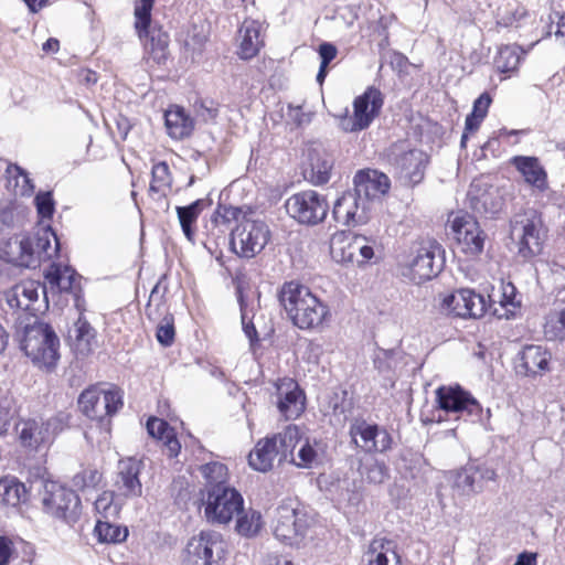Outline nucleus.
Instances as JSON below:
<instances>
[{
  "label": "nucleus",
  "instance_id": "f257e3e1",
  "mask_svg": "<svg viewBox=\"0 0 565 565\" xmlns=\"http://www.w3.org/2000/svg\"><path fill=\"white\" fill-rule=\"evenodd\" d=\"M280 302L294 326L301 330L321 328L331 319L328 305L308 287L295 281L282 286Z\"/></svg>",
  "mask_w": 565,
  "mask_h": 565
},
{
  "label": "nucleus",
  "instance_id": "f03ea898",
  "mask_svg": "<svg viewBox=\"0 0 565 565\" xmlns=\"http://www.w3.org/2000/svg\"><path fill=\"white\" fill-rule=\"evenodd\" d=\"M67 424V416L58 413L49 418H22L15 424L14 429L23 449L29 452H39L47 449Z\"/></svg>",
  "mask_w": 565,
  "mask_h": 565
},
{
  "label": "nucleus",
  "instance_id": "7ed1b4c3",
  "mask_svg": "<svg viewBox=\"0 0 565 565\" xmlns=\"http://www.w3.org/2000/svg\"><path fill=\"white\" fill-rule=\"evenodd\" d=\"M311 518L295 500L282 502L275 510L273 533L286 545L300 547L308 537Z\"/></svg>",
  "mask_w": 565,
  "mask_h": 565
},
{
  "label": "nucleus",
  "instance_id": "20e7f679",
  "mask_svg": "<svg viewBox=\"0 0 565 565\" xmlns=\"http://www.w3.org/2000/svg\"><path fill=\"white\" fill-rule=\"evenodd\" d=\"M60 341L55 332L43 322L26 326L20 342L21 350L39 367L53 369L58 355Z\"/></svg>",
  "mask_w": 565,
  "mask_h": 565
},
{
  "label": "nucleus",
  "instance_id": "39448f33",
  "mask_svg": "<svg viewBox=\"0 0 565 565\" xmlns=\"http://www.w3.org/2000/svg\"><path fill=\"white\" fill-rule=\"evenodd\" d=\"M202 504L210 523L227 524L243 511L244 499L234 487H216L204 491Z\"/></svg>",
  "mask_w": 565,
  "mask_h": 565
},
{
  "label": "nucleus",
  "instance_id": "423d86ee",
  "mask_svg": "<svg viewBox=\"0 0 565 565\" xmlns=\"http://www.w3.org/2000/svg\"><path fill=\"white\" fill-rule=\"evenodd\" d=\"M511 235L516 241L522 257L539 255L546 238L542 216L535 210L516 215L511 225Z\"/></svg>",
  "mask_w": 565,
  "mask_h": 565
},
{
  "label": "nucleus",
  "instance_id": "0eeeda50",
  "mask_svg": "<svg viewBox=\"0 0 565 565\" xmlns=\"http://www.w3.org/2000/svg\"><path fill=\"white\" fill-rule=\"evenodd\" d=\"M443 253L436 241L420 243L405 266L403 276L418 285L433 279L444 267Z\"/></svg>",
  "mask_w": 565,
  "mask_h": 565
},
{
  "label": "nucleus",
  "instance_id": "6e6552de",
  "mask_svg": "<svg viewBox=\"0 0 565 565\" xmlns=\"http://www.w3.org/2000/svg\"><path fill=\"white\" fill-rule=\"evenodd\" d=\"M270 232L265 222L244 216L231 234V246L241 257L252 258L267 245Z\"/></svg>",
  "mask_w": 565,
  "mask_h": 565
},
{
  "label": "nucleus",
  "instance_id": "1a4fd4ad",
  "mask_svg": "<svg viewBox=\"0 0 565 565\" xmlns=\"http://www.w3.org/2000/svg\"><path fill=\"white\" fill-rule=\"evenodd\" d=\"M383 104L384 98L381 90L373 86L367 87L363 94L354 98L352 115H344L340 118V128L345 132L367 129L379 117Z\"/></svg>",
  "mask_w": 565,
  "mask_h": 565
},
{
  "label": "nucleus",
  "instance_id": "9d476101",
  "mask_svg": "<svg viewBox=\"0 0 565 565\" xmlns=\"http://www.w3.org/2000/svg\"><path fill=\"white\" fill-rule=\"evenodd\" d=\"M189 565H222L227 553L223 535L215 531H201L185 547Z\"/></svg>",
  "mask_w": 565,
  "mask_h": 565
},
{
  "label": "nucleus",
  "instance_id": "9b49d317",
  "mask_svg": "<svg viewBox=\"0 0 565 565\" xmlns=\"http://www.w3.org/2000/svg\"><path fill=\"white\" fill-rule=\"evenodd\" d=\"M122 406V394L117 388L105 390L93 385L83 391L78 397L81 412L90 419L104 423Z\"/></svg>",
  "mask_w": 565,
  "mask_h": 565
},
{
  "label": "nucleus",
  "instance_id": "f8f14e48",
  "mask_svg": "<svg viewBox=\"0 0 565 565\" xmlns=\"http://www.w3.org/2000/svg\"><path fill=\"white\" fill-rule=\"evenodd\" d=\"M330 255L338 264L362 266L373 258L374 248L365 236L342 231L331 236Z\"/></svg>",
  "mask_w": 565,
  "mask_h": 565
},
{
  "label": "nucleus",
  "instance_id": "ddd939ff",
  "mask_svg": "<svg viewBox=\"0 0 565 565\" xmlns=\"http://www.w3.org/2000/svg\"><path fill=\"white\" fill-rule=\"evenodd\" d=\"M285 207L288 215L298 223L317 225L326 218L329 203L324 195L313 190H306L288 198Z\"/></svg>",
  "mask_w": 565,
  "mask_h": 565
},
{
  "label": "nucleus",
  "instance_id": "4468645a",
  "mask_svg": "<svg viewBox=\"0 0 565 565\" xmlns=\"http://www.w3.org/2000/svg\"><path fill=\"white\" fill-rule=\"evenodd\" d=\"M42 503L47 514L68 523L74 522L79 514L81 502L77 494L54 481L44 484Z\"/></svg>",
  "mask_w": 565,
  "mask_h": 565
},
{
  "label": "nucleus",
  "instance_id": "2eb2a0df",
  "mask_svg": "<svg viewBox=\"0 0 565 565\" xmlns=\"http://www.w3.org/2000/svg\"><path fill=\"white\" fill-rule=\"evenodd\" d=\"M388 160L402 179L416 184L424 177L428 157L424 151L409 148L405 141H402L391 147Z\"/></svg>",
  "mask_w": 565,
  "mask_h": 565
},
{
  "label": "nucleus",
  "instance_id": "dca6fc26",
  "mask_svg": "<svg viewBox=\"0 0 565 565\" xmlns=\"http://www.w3.org/2000/svg\"><path fill=\"white\" fill-rule=\"evenodd\" d=\"M435 394L439 408L447 414H455L456 418L465 415L478 417L481 413L478 401L459 385L439 386Z\"/></svg>",
  "mask_w": 565,
  "mask_h": 565
},
{
  "label": "nucleus",
  "instance_id": "f3484780",
  "mask_svg": "<svg viewBox=\"0 0 565 565\" xmlns=\"http://www.w3.org/2000/svg\"><path fill=\"white\" fill-rule=\"evenodd\" d=\"M447 479L452 490L459 495H471L483 491L486 481H494L497 473L487 466L467 465L459 470H452Z\"/></svg>",
  "mask_w": 565,
  "mask_h": 565
},
{
  "label": "nucleus",
  "instance_id": "a211bd4d",
  "mask_svg": "<svg viewBox=\"0 0 565 565\" xmlns=\"http://www.w3.org/2000/svg\"><path fill=\"white\" fill-rule=\"evenodd\" d=\"M449 222L455 238L465 254L475 256L483 250L486 236L472 215L459 212Z\"/></svg>",
  "mask_w": 565,
  "mask_h": 565
},
{
  "label": "nucleus",
  "instance_id": "6ab92c4d",
  "mask_svg": "<svg viewBox=\"0 0 565 565\" xmlns=\"http://www.w3.org/2000/svg\"><path fill=\"white\" fill-rule=\"evenodd\" d=\"M486 308L483 296L472 289H458L441 300V309L459 318H480L484 315Z\"/></svg>",
  "mask_w": 565,
  "mask_h": 565
},
{
  "label": "nucleus",
  "instance_id": "aec40b11",
  "mask_svg": "<svg viewBox=\"0 0 565 565\" xmlns=\"http://www.w3.org/2000/svg\"><path fill=\"white\" fill-rule=\"evenodd\" d=\"M352 441L366 452H384L391 448L392 437L386 429L364 419H354L350 426Z\"/></svg>",
  "mask_w": 565,
  "mask_h": 565
},
{
  "label": "nucleus",
  "instance_id": "412c9836",
  "mask_svg": "<svg viewBox=\"0 0 565 565\" xmlns=\"http://www.w3.org/2000/svg\"><path fill=\"white\" fill-rule=\"evenodd\" d=\"M370 210L366 200L355 191H348L334 202L332 214L338 223L355 227L369 221Z\"/></svg>",
  "mask_w": 565,
  "mask_h": 565
},
{
  "label": "nucleus",
  "instance_id": "4be33fe9",
  "mask_svg": "<svg viewBox=\"0 0 565 565\" xmlns=\"http://www.w3.org/2000/svg\"><path fill=\"white\" fill-rule=\"evenodd\" d=\"M467 196L470 207L480 214L494 215L502 207V196L499 189L484 177L471 182Z\"/></svg>",
  "mask_w": 565,
  "mask_h": 565
},
{
  "label": "nucleus",
  "instance_id": "5701e85b",
  "mask_svg": "<svg viewBox=\"0 0 565 565\" xmlns=\"http://www.w3.org/2000/svg\"><path fill=\"white\" fill-rule=\"evenodd\" d=\"M0 260L17 267L30 268L36 265L33 238L13 236L0 242Z\"/></svg>",
  "mask_w": 565,
  "mask_h": 565
},
{
  "label": "nucleus",
  "instance_id": "b1692460",
  "mask_svg": "<svg viewBox=\"0 0 565 565\" xmlns=\"http://www.w3.org/2000/svg\"><path fill=\"white\" fill-rule=\"evenodd\" d=\"M40 291L46 300L49 292L46 287H42L36 280H23L6 292V299L11 308L32 311L34 315L41 308Z\"/></svg>",
  "mask_w": 565,
  "mask_h": 565
},
{
  "label": "nucleus",
  "instance_id": "393cba45",
  "mask_svg": "<svg viewBox=\"0 0 565 565\" xmlns=\"http://www.w3.org/2000/svg\"><path fill=\"white\" fill-rule=\"evenodd\" d=\"M354 185V191L371 205L372 201L380 200L387 193L391 183L386 174L377 170H365L355 174Z\"/></svg>",
  "mask_w": 565,
  "mask_h": 565
},
{
  "label": "nucleus",
  "instance_id": "a878e982",
  "mask_svg": "<svg viewBox=\"0 0 565 565\" xmlns=\"http://www.w3.org/2000/svg\"><path fill=\"white\" fill-rule=\"evenodd\" d=\"M278 409L287 418L298 417L305 409V396L298 384L285 379L277 385Z\"/></svg>",
  "mask_w": 565,
  "mask_h": 565
},
{
  "label": "nucleus",
  "instance_id": "bb28decb",
  "mask_svg": "<svg viewBox=\"0 0 565 565\" xmlns=\"http://www.w3.org/2000/svg\"><path fill=\"white\" fill-rule=\"evenodd\" d=\"M308 162L303 170L305 178L316 185H321L330 180L333 168L332 156L323 149L312 148L308 151Z\"/></svg>",
  "mask_w": 565,
  "mask_h": 565
},
{
  "label": "nucleus",
  "instance_id": "cd10ccee",
  "mask_svg": "<svg viewBox=\"0 0 565 565\" xmlns=\"http://www.w3.org/2000/svg\"><path fill=\"white\" fill-rule=\"evenodd\" d=\"M142 42L145 55L160 64L168 56L169 35L161 28L147 26L136 29Z\"/></svg>",
  "mask_w": 565,
  "mask_h": 565
},
{
  "label": "nucleus",
  "instance_id": "c85d7f7f",
  "mask_svg": "<svg viewBox=\"0 0 565 565\" xmlns=\"http://www.w3.org/2000/svg\"><path fill=\"white\" fill-rule=\"evenodd\" d=\"M551 354L541 345H526L519 355L516 370L526 376L541 375L548 371Z\"/></svg>",
  "mask_w": 565,
  "mask_h": 565
},
{
  "label": "nucleus",
  "instance_id": "c756f323",
  "mask_svg": "<svg viewBox=\"0 0 565 565\" xmlns=\"http://www.w3.org/2000/svg\"><path fill=\"white\" fill-rule=\"evenodd\" d=\"M141 462L134 458L119 461L116 487L125 497H139L142 493V484L139 480Z\"/></svg>",
  "mask_w": 565,
  "mask_h": 565
},
{
  "label": "nucleus",
  "instance_id": "7c9ffc66",
  "mask_svg": "<svg viewBox=\"0 0 565 565\" xmlns=\"http://www.w3.org/2000/svg\"><path fill=\"white\" fill-rule=\"evenodd\" d=\"M237 54L243 60H249L257 55L263 46L262 24L256 20L246 19L238 30Z\"/></svg>",
  "mask_w": 565,
  "mask_h": 565
},
{
  "label": "nucleus",
  "instance_id": "2f4dec72",
  "mask_svg": "<svg viewBox=\"0 0 565 565\" xmlns=\"http://www.w3.org/2000/svg\"><path fill=\"white\" fill-rule=\"evenodd\" d=\"M279 460V449L273 437L259 440L249 452L248 463L257 471L266 472L274 467L275 460Z\"/></svg>",
  "mask_w": 565,
  "mask_h": 565
},
{
  "label": "nucleus",
  "instance_id": "473e14b6",
  "mask_svg": "<svg viewBox=\"0 0 565 565\" xmlns=\"http://www.w3.org/2000/svg\"><path fill=\"white\" fill-rule=\"evenodd\" d=\"M50 292H72L76 285V273L70 266L53 263L44 273Z\"/></svg>",
  "mask_w": 565,
  "mask_h": 565
},
{
  "label": "nucleus",
  "instance_id": "72a5a7b5",
  "mask_svg": "<svg viewBox=\"0 0 565 565\" xmlns=\"http://www.w3.org/2000/svg\"><path fill=\"white\" fill-rule=\"evenodd\" d=\"M324 446L317 439L301 437L296 456H291V462L298 468H313L322 462Z\"/></svg>",
  "mask_w": 565,
  "mask_h": 565
},
{
  "label": "nucleus",
  "instance_id": "f704fd0d",
  "mask_svg": "<svg viewBox=\"0 0 565 565\" xmlns=\"http://www.w3.org/2000/svg\"><path fill=\"white\" fill-rule=\"evenodd\" d=\"M164 119L168 134L173 139L189 137L194 127L193 119L180 106H171L167 109Z\"/></svg>",
  "mask_w": 565,
  "mask_h": 565
},
{
  "label": "nucleus",
  "instance_id": "c9c22d12",
  "mask_svg": "<svg viewBox=\"0 0 565 565\" xmlns=\"http://www.w3.org/2000/svg\"><path fill=\"white\" fill-rule=\"evenodd\" d=\"M511 163L522 174L525 182L539 189H543L546 183V174L539 160L534 157H513Z\"/></svg>",
  "mask_w": 565,
  "mask_h": 565
},
{
  "label": "nucleus",
  "instance_id": "e433bc0d",
  "mask_svg": "<svg viewBox=\"0 0 565 565\" xmlns=\"http://www.w3.org/2000/svg\"><path fill=\"white\" fill-rule=\"evenodd\" d=\"M394 543L385 539H374L366 552L369 565H402L393 550Z\"/></svg>",
  "mask_w": 565,
  "mask_h": 565
},
{
  "label": "nucleus",
  "instance_id": "4c0bfd02",
  "mask_svg": "<svg viewBox=\"0 0 565 565\" xmlns=\"http://www.w3.org/2000/svg\"><path fill=\"white\" fill-rule=\"evenodd\" d=\"M147 430L151 437L163 441L169 457H175L179 454L181 445L167 422L157 417L150 418L147 422Z\"/></svg>",
  "mask_w": 565,
  "mask_h": 565
},
{
  "label": "nucleus",
  "instance_id": "58836bf2",
  "mask_svg": "<svg viewBox=\"0 0 565 565\" xmlns=\"http://www.w3.org/2000/svg\"><path fill=\"white\" fill-rule=\"evenodd\" d=\"M301 437L300 428L296 425H289L284 431L273 436L279 449V461L291 462V456H296L295 450L298 449Z\"/></svg>",
  "mask_w": 565,
  "mask_h": 565
},
{
  "label": "nucleus",
  "instance_id": "ea45409f",
  "mask_svg": "<svg viewBox=\"0 0 565 565\" xmlns=\"http://www.w3.org/2000/svg\"><path fill=\"white\" fill-rule=\"evenodd\" d=\"M524 51L519 45H503L494 57V65L500 73L512 74L519 68L524 56Z\"/></svg>",
  "mask_w": 565,
  "mask_h": 565
},
{
  "label": "nucleus",
  "instance_id": "a19ab883",
  "mask_svg": "<svg viewBox=\"0 0 565 565\" xmlns=\"http://www.w3.org/2000/svg\"><path fill=\"white\" fill-rule=\"evenodd\" d=\"M28 498L25 486L14 477L0 480V500L11 507H15Z\"/></svg>",
  "mask_w": 565,
  "mask_h": 565
},
{
  "label": "nucleus",
  "instance_id": "79ce46f5",
  "mask_svg": "<svg viewBox=\"0 0 565 565\" xmlns=\"http://www.w3.org/2000/svg\"><path fill=\"white\" fill-rule=\"evenodd\" d=\"M7 188L15 195L29 196L34 191V184L29 174L18 166H9L7 169Z\"/></svg>",
  "mask_w": 565,
  "mask_h": 565
},
{
  "label": "nucleus",
  "instance_id": "37998d69",
  "mask_svg": "<svg viewBox=\"0 0 565 565\" xmlns=\"http://www.w3.org/2000/svg\"><path fill=\"white\" fill-rule=\"evenodd\" d=\"M34 242L36 262L42 257L52 258L56 256L60 250V242L56 234L50 226L43 228L41 234H38Z\"/></svg>",
  "mask_w": 565,
  "mask_h": 565
},
{
  "label": "nucleus",
  "instance_id": "c03bdc74",
  "mask_svg": "<svg viewBox=\"0 0 565 565\" xmlns=\"http://www.w3.org/2000/svg\"><path fill=\"white\" fill-rule=\"evenodd\" d=\"M74 340H75V349L77 353L82 355H87L95 343V332L90 324L82 319L78 320L74 324Z\"/></svg>",
  "mask_w": 565,
  "mask_h": 565
},
{
  "label": "nucleus",
  "instance_id": "a18cd8bd",
  "mask_svg": "<svg viewBox=\"0 0 565 565\" xmlns=\"http://www.w3.org/2000/svg\"><path fill=\"white\" fill-rule=\"evenodd\" d=\"M236 531L243 536H255L263 527L262 514L256 510L249 509L245 511L243 509V511L239 512V514H236Z\"/></svg>",
  "mask_w": 565,
  "mask_h": 565
},
{
  "label": "nucleus",
  "instance_id": "49530a36",
  "mask_svg": "<svg viewBox=\"0 0 565 565\" xmlns=\"http://www.w3.org/2000/svg\"><path fill=\"white\" fill-rule=\"evenodd\" d=\"M201 472L205 479V491L209 488L231 487L228 484L227 467L221 462L214 461L203 465Z\"/></svg>",
  "mask_w": 565,
  "mask_h": 565
},
{
  "label": "nucleus",
  "instance_id": "de8ad7c7",
  "mask_svg": "<svg viewBox=\"0 0 565 565\" xmlns=\"http://www.w3.org/2000/svg\"><path fill=\"white\" fill-rule=\"evenodd\" d=\"M95 534L102 543H121L128 536V529L117 524L109 523L107 521H98L96 523Z\"/></svg>",
  "mask_w": 565,
  "mask_h": 565
},
{
  "label": "nucleus",
  "instance_id": "09e8293b",
  "mask_svg": "<svg viewBox=\"0 0 565 565\" xmlns=\"http://www.w3.org/2000/svg\"><path fill=\"white\" fill-rule=\"evenodd\" d=\"M25 210L17 201H0V223L6 227H13L21 223L24 217Z\"/></svg>",
  "mask_w": 565,
  "mask_h": 565
},
{
  "label": "nucleus",
  "instance_id": "8fccbe9b",
  "mask_svg": "<svg viewBox=\"0 0 565 565\" xmlns=\"http://www.w3.org/2000/svg\"><path fill=\"white\" fill-rule=\"evenodd\" d=\"M515 288L512 284H502L499 291L493 292L490 299L493 303H499L502 308L507 309L503 315L509 318V313H513V310L518 307Z\"/></svg>",
  "mask_w": 565,
  "mask_h": 565
},
{
  "label": "nucleus",
  "instance_id": "3c124183",
  "mask_svg": "<svg viewBox=\"0 0 565 565\" xmlns=\"http://www.w3.org/2000/svg\"><path fill=\"white\" fill-rule=\"evenodd\" d=\"M200 201H195L188 206L177 207L178 217L182 227V231L189 241H192L193 233L191 224L194 223L200 214Z\"/></svg>",
  "mask_w": 565,
  "mask_h": 565
},
{
  "label": "nucleus",
  "instance_id": "603ef678",
  "mask_svg": "<svg viewBox=\"0 0 565 565\" xmlns=\"http://www.w3.org/2000/svg\"><path fill=\"white\" fill-rule=\"evenodd\" d=\"M172 178L169 166L166 162H158L152 167V181L150 190L153 192H164L171 186Z\"/></svg>",
  "mask_w": 565,
  "mask_h": 565
},
{
  "label": "nucleus",
  "instance_id": "864d4df0",
  "mask_svg": "<svg viewBox=\"0 0 565 565\" xmlns=\"http://www.w3.org/2000/svg\"><path fill=\"white\" fill-rule=\"evenodd\" d=\"M545 335L555 339L565 335V310L552 312L544 324Z\"/></svg>",
  "mask_w": 565,
  "mask_h": 565
},
{
  "label": "nucleus",
  "instance_id": "5fc2aeb1",
  "mask_svg": "<svg viewBox=\"0 0 565 565\" xmlns=\"http://www.w3.org/2000/svg\"><path fill=\"white\" fill-rule=\"evenodd\" d=\"M365 480L372 484H381L388 478V468L384 462L372 461L364 467Z\"/></svg>",
  "mask_w": 565,
  "mask_h": 565
},
{
  "label": "nucleus",
  "instance_id": "6e6d98bb",
  "mask_svg": "<svg viewBox=\"0 0 565 565\" xmlns=\"http://www.w3.org/2000/svg\"><path fill=\"white\" fill-rule=\"evenodd\" d=\"M154 0H136L135 1V28L145 29L149 26L151 20V10Z\"/></svg>",
  "mask_w": 565,
  "mask_h": 565
},
{
  "label": "nucleus",
  "instance_id": "4d7b16f0",
  "mask_svg": "<svg viewBox=\"0 0 565 565\" xmlns=\"http://www.w3.org/2000/svg\"><path fill=\"white\" fill-rule=\"evenodd\" d=\"M102 475L95 468H86L73 477V484L79 489L95 488L100 481Z\"/></svg>",
  "mask_w": 565,
  "mask_h": 565
},
{
  "label": "nucleus",
  "instance_id": "13d9d810",
  "mask_svg": "<svg viewBox=\"0 0 565 565\" xmlns=\"http://www.w3.org/2000/svg\"><path fill=\"white\" fill-rule=\"evenodd\" d=\"M38 214L42 218H51L54 212V201L51 192L39 193L35 196Z\"/></svg>",
  "mask_w": 565,
  "mask_h": 565
},
{
  "label": "nucleus",
  "instance_id": "bf43d9fd",
  "mask_svg": "<svg viewBox=\"0 0 565 565\" xmlns=\"http://www.w3.org/2000/svg\"><path fill=\"white\" fill-rule=\"evenodd\" d=\"M174 327L171 318H164L157 328V340L164 347L172 344L174 340Z\"/></svg>",
  "mask_w": 565,
  "mask_h": 565
},
{
  "label": "nucleus",
  "instance_id": "052dcab7",
  "mask_svg": "<svg viewBox=\"0 0 565 565\" xmlns=\"http://www.w3.org/2000/svg\"><path fill=\"white\" fill-rule=\"evenodd\" d=\"M11 419V402L4 396H0V436L8 431Z\"/></svg>",
  "mask_w": 565,
  "mask_h": 565
},
{
  "label": "nucleus",
  "instance_id": "680f3d73",
  "mask_svg": "<svg viewBox=\"0 0 565 565\" xmlns=\"http://www.w3.org/2000/svg\"><path fill=\"white\" fill-rule=\"evenodd\" d=\"M14 554V545L8 536H0V565H9Z\"/></svg>",
  "mask_w": 565,
  "mask_h": 565
},
{
  "label": "nucleus",
  "instance_id": "e2e57ef3",
  "mask_svg": "<svg viewBox=\"0 0 565 565\" xmlns=\"http://www.w3.org/2000/svg\"><path fill=\"white\" fill-rule=\"evenodd\" d=\"M95 509L98 513L104 516H108L117 513V508L111 504V495L108 493L102 494L95 501Z\"/></svg>",
  "mask_w": 565,
  "mask_h": 565
},
{
  "label": "nucleus",
  "instance_id": "0e129e2a",
  "mask_svg": "<svg viewBox=\"0 0 565 565\" xmlns=\"http://www.w3.org/2000/svg\"><path fill=\"white\" fill-rule=\"evenodd\" d=\"M482 120H483V118H479V116H477L472 113L467 116L466 122H465V131L461 136V141H460L462 147H466V142H467L469 134L476 132L479 129Z\"/></svg>",
  "mask_w": 565,
  "mask_h": 565
},
{
  "label": "nucleus",
  "instance_id": "69168bd1",
  "mask_svg": "<svg viewBox=\"0 0 565 565\" xmlns=\"http://www.w3.org/2000/svg\"><path fill=\"white\" fill-rule=\"evenodd\" d=\"M492 99L488 93L481 94L473 103L472 114L479 116V118H483L488 114V109L490 107Z\"/></svg>",
  "mask_w": 565,
  "mask_h": 565
},
{
  "label": "nucleus",
  "instance_id": "338daca9",
  "mask_svg": "<svg viewBox=\"0 0 565 565\" xmlns=\"http://www.w3.org/2000/svg\"><path fill=\"white\" fill-rule=\"evenodd\" d=\"M337 47L331 43H322L319 46V55L321 57V64L328 66V64L337 56Z\"/></svg>",
  "mask_w": 565,
  "mask_h": 565
},
{
  "label": "nucleus",
  "instance_id": "774afa93",
  "mask_svg": "<svg viewBox=\"0 0 565 565\" xmlns=\"http://www.w3.org/2000/svg\"><path fill=\"white\" fill-rule=\"evenodd\" d=\"M264 565H294V564L290 559H288L285 556L268 555L264 561Z\"/></svg>",
  "mask_w": 565,
  "mask_h": 565
}]
</instances>
